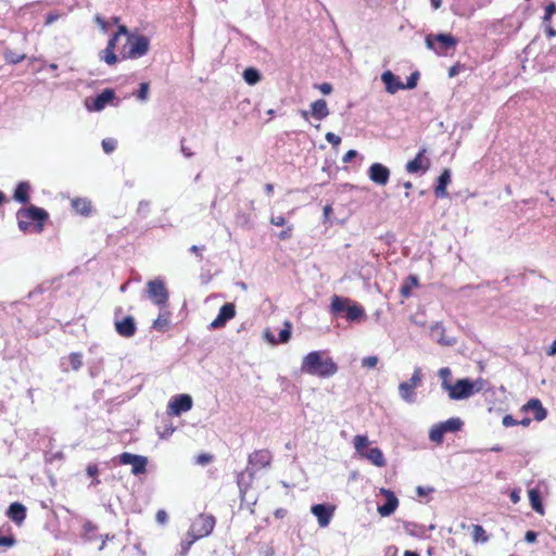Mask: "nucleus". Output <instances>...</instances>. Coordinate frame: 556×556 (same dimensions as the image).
<instances>
[{"mask_svg":"<svg viewBox=\"0 0 556 556\" xmlns=\"http://www.w3.org/2000/svg\"><path fill=\"white\" fill-rule=\"evenodd\" d=\"M301 371L319 378H329L338 371V365L325 351H313L303 357Z\"/></svg>","mask_w":556,"mask_h":556,"instance_id":"1","label":"nucleus"},{"mask_svg":"<svg viewBox=\"0 0 556 556\" xmlns=\"http://www.w3.org/2000/svg\"><path fill=\"white\" fill-rule=\"evenodd\" d=\"M48 213L40 207L30 205L28 207H22L16 213L17 225L21 231L26 232L31 222H37L35 225V231L41 232L43 229V223L48 219Z\"/></svg>","mask_w":556,"mask_h":556,"instance_id":"2","label":"nucleus"},{"mask_svg":"<svg viewBox=\"0 0 556 556\" xmlns=\"http://www.w3.org/2000/svg\"><path fill=\"white\" fill-rule=\"evenodd\" d=\"M150 41L143 35H128L126 43L121 50L122 59L136 60L146 55L149 51Z\"/></svg>","mask_w":556,"mask_h":556,"instance_id":"3","label":"nucleus"},{"mask_svg":"<svg viewBox=\"0 0 556 556\" xmlns=\"http://www.w3.org/2000/svg\"><path fill=\"white\" fill-rule=\"evenodd\" d=\"M426 47L434 51L438 55H447L450 50H454L458 40L451 34H429L425 39Z\"/></svg>","mask_w":556,"mask_h":556,"instance_id":"4","label":"nucleus"},{"mask_svg":"<svg viewBox=\"0 0 556 556\" xmlns=\"http://www.w3.org/2000/svg\"><path fill=\"white\" fill-rule=\"evenodd\" d=\"M422 372L420 367H416L409 380L403 381L399 384L400 397L408 403L413 404L416 402L415 389L421 384Z\"/></svg>","mask_w":556,"mask_h":556,"instance_id":"5","label":"nucleus"},{"mask_svg":"<svg viewBox=\"0 0 556 556\" xmlns=\"http://www.w3.org/2000/svg\"><path fill=\"white\" fill-rule=\"evenodd\" d=\"M214 527L215 518L212 515H199L192 522L189 533L193 540H199L211 534Z\"/></svg>","mask_w":556,"mask_h":556,"instance_id":"6","label":"nucleus"},{"mask_svg":"<svg viewBox=\"0 0 556 556\" xmlns=\"http://www.w3.org/2000/svg\"><path fill=\"white\" fill-rule=\"evenodd\" d=\"M147 287L149 298L155 305L163 308L168 302V292L165 283L161 279H155L149 281Z\"/></svg>","mask_w":556,"mask_h":556,"instance_id":"7","label":"nucleus"},{"mask_svg":"<svg viewBox=\"0 0 556 556\" xmlns=\"http://www.w3.org/2000/svg\"><path fill=\"white\" fill-rule=\"evenodd\" d=\"M448 397L454 401L466 400L472 396L471 380L468 378L459 379L452 384L448 390Z\"/></svg>","mask_w":556,"mask_h":556,"instance_id":"8","label":"nucleus"},{"mask_svg":"<svg viewBox=\"0 0 556 556\" xmlns=\"http://www.w3.org/2000/svg\"><path fill=\"white\" fill-rule=\"evenodd\" d=\"M119 463L123 465H131V473L138 476L147 471L148 458L125 452L119 455Z\"/></svg>","mask_w":556,"mask_h":556,"instance_id":"9","label":"nucleus"},{"mask_svg":"<svg viewBox=\"0 0 556 556\" xmlns=\"http://www.w3.org/2000/svg\"><path fill=\"white\" fill-rule=\"evenodd\" d=\"M192 408V397L189 394L174 396L168 403V414L179 416Z\"/></svg>","mask_w":556,"mask_h":556,"instance_id":"10","label":"nucleus"},{"mask_svg":"<svg viewBox=\"0 0 556 556\" xmlns=\"http://www.w3.org/2000/svg\"><path fill=\"white\" fill-rule=\"evenodd\" d=\"M115 98V92L113 89H105L96 98H87L85 101V105L88 111L99 112L103 110L106 104H109Z\"/></svg>","mask_w":556,"mask_h":556,"instance_id":"11","label":"nucleus"},{"mask_svg":"<svg viewBox=\"0 0 556 556\" xmlns=\"http://www.w3.org/2000/svg\"><path fill=\"white\" fill-rule=\"evenodd\" d=\"M367 174L372 182L386 186L389 182L391 172L386 165L374 163L369 166Z\"/></svg>","mask_w":556,"mask_h":556,"instance_id":"12","label":"nucleus"},{"mask_svg":"<svg viewBox=\"0 0 556 556\" xmlns=\"http://www.w3.org/2000/svg\"><path fill=\"white\" fill-rule=\"evenodd\" d=\"M380 493L386 496V504L378 506L377 510L380 516L388 517L392 515L399 506V500L395 494L384 488L380 489Z\"/></svg>","mask_w":556,"mask_h":556,"instance_id":"13","label":"nucleus"},{"mask_svg":"<svg viewBox=\"0 0 556 556\" xmlns=\"http://www.w3.org/2000/svg\"><path fill=\"white\" fill-rule=\"evenodd\" d=\"M312 514L317 518L321 528L327 527L333 516V507L325 504H316L311 508Z\"/></svg>","mask_w":556,"mask_h":556,"instance_id":"14","label":"nucleus"},{"mask_svg":"<svg viewBox=\"0 0 556 556\" xmlns=\"http://www.w3.org/2000/svg\"><path fill=\"white\" fill-rule=\"evenodd\" d=\"M430 336L440 345L453 346L456 344L455 338L445 336V328L441 323H435L431 326Z\"/></svg>","mask_w":556,"mask_h":556,"instance_id":"15","label":"nucleus"},{"mask_svg":"<svg viewBox=\"0 0 556 556\" xmlns=\"http://www.w3.org/2000/svg\"><path fill=\"white\" fill-rule=\"evenodd\" d=\"M115 330L121 337H134L137 330L135 318L132 316H126L122 320H116Z\"/></svg>","mask_w":556,"mask_h":556,"instance_id":"16","label":"nucleus"},{"mask_svg":"<svg viewBox=\"0 0 556 556\" xmlns=\"http://www.w3.org/2000/svg\"><path fill=\"white\" fill-rule=\"evenodd\" d=\"M249 465L255 469H262L269 466L271 454L267 450H258L249 455Z\"/></svg>","mask_w":556,"mask_h":556,"instance_id":"17","label":"nucleus"},{"mask_svg":"<svg viewBox=\"0 0 556 556\" xmlns=\"http://www.w3.org/2000/svg\"><path fill=\"white\" fill-rule=\"evenodd\" d=\"M426 152L427 149L421 148L417 153L416 157L407 162L405 168L409 174L418 173L420 169H424L425 172L428 170L430 162L428 159H424Z\"/></svg>","mask_w":556,"mask_h":556,"instance_id":"18","label":"nucleus"},{"mask_svg":"<svg viewBox=\"0 0 556 556\" xmlns=\"http://www.w3.org/2000/svg\"><path fill=\"white\" fill-rule=\"evenodd\" d=\"M381 80L386 86L387 92L394 94L399 90L404 89V84L391 71H386L381 75Z\"/></svg>","mask_w":556,"mask_h":556,"instance_id":"19","label":"nucleus"},{"mask_svg":"<svg viewBox=\"0 0 556 556\" xmlns=\"http://www.w3.org/2000/svg\"><path fill=\"white\" fill-rule=\"evenodd\" d=\"M523 412H533L534 419L536 421H542L547 416V410L543 407L542 402L539 399L529 400L523 406Z\"/></svg>","mask_w":556,"mask_h":556,"instance_id":"20","label":"nucleus"},{"mask_svg":"<svg viewBox=\"0 0 556 556\" xmlns=\"http://www.w3.org/2000/svg\"><path fill=\"white\" fill-rule=\"evenodd\" d=\"M352 302L349 298H342L339 295H333L331 298V303L329 306V311L332 315H341L342 313L346 314V309Z\"/></svg>","mask_w":556,"mask_h":556,"instance_id":"21","label":"nucleus"},{"mask_svg":"<svg viewBox=\"0 0 556 556\" xmlns=\"http://www.w3.org/2000/svg\"><path fill=\"white\" fill-rule=\"evenodd\" d=\"M8 517L16 525H21L26 518V508L21 503H12L7 513Z\"/></svg>","mask_w":556,"mask_h":556,"instance_id":"22","label":"nucleus"},{"mask_svg":"<svg viewBox=\"0 0 556 556\" xmlns=\"http://www.w3.org/2000/svg\"><path fill=\"white\" fill-rule=\"evenodd\" d=\"M254 479V471L247 468L245 470L241 471L237 476V484L239 488V492L241 494V497L243 498L248 488L250 486L251 482Z\"/></svg>","mask_w":556,"mask_h":556,"instance_id":"23","label":"nucleus"},{"mask_svg":"<svg viewBox=\"0 0 556 556\" xmlns=\"http://www.w3.org/2000/svg\"><path fill=\"white\" fill-rule=\"evenodd\" d=\"M451 182V170L445 168L438 178V185L434 189V193L438 198H446V187Z\"/></svg>","mask_w":556,"mask_h":556,"instance_id":"24","label":"nucleus"},{"mask_svg":"<svg viewBox=\"0 0 556 556\" xmlns=\"http://www.w3.org/2000/svg\"><path fill=\"white\" fill-rule=\"evenodd\" d=\"M311 114L314 118L323 121L329 115V109L326 100L318 99L311 104Z\"/></svg>","mask_w":556,"mask_h":556,"instance_id":"25","label":"nucleus"},{"mask_svg":"<svg viewBox=\"0 0 556 556\" xmlns=\"http://www.w3.org/2000/svg\"><path fill=\"white\" fill-rule=\"evenodd\" d=\"M29 191H30V184L28 181H21L17 184L13 199L22 204H26L29 202Z\"/></svg>","mask_w":556,"mask_h":556,"instance_id":"26","label":"nucleus"},{"mask_svg":"<svg viewBox=\"0 0 556 556\" xmlns=\"http://www.w3.org/2000/svg\"><path fill=\"white\" fill-rule=\"evenodd\" d=\"M362 457L367 458L371 464H374L377 467H383L386 465L383 453L378 447L368 448L365 453H363Z\"/></svg>","mask_w":556,"mask_h":556,"instance_id":"27","label":"nucleus"},{"mask_svg":"<svg viewBox=\"0 0 556 556\" xmlns=\"http://www.w3.org/2000/svg\"><path fill=\"white\" fill-rule=\"evenodd\" d=\"M345 318L351 323L359 321L365 318V311L359 304L352 301L346 309Z\"/></svg>","mask_w":556,"mask_h":556,"instance_id":"28","label":"nucleus"},{"mask_svg":"<svg viewBox=\"0 0 556 556\" xmlns=\"http://www.w3.org/2000/svg\"><path fill=\"white\" fill-rule=\"evenodd\" d=\"M529 501L531 507L540 515H544V507L541 500V494L538 489L529 490Z\"/></svg>","mask_w":556,"mask_h":556,"instance_id":"29","label":"nucleus"},{"mask_svg":"<svg viewBox=\"0 0 556 556\" xmlns=\"http://www.w3.org/2000/svg\"><path fill=\"white\" fill-rule=\"evenodd\" d=\"M170 313L166 309L161 311L157 318L153 321V328L157 331H165L169 325Z\"/></svg>","mask_w":556,"mask_h":556,"instance_id":"30","label":"nucleus"},{"mask_svg":"<svg viewBox=\"0 0 556 556\" xmlns=\"http://www.w3.org/2000/svg\"><path fill=\"white\" fill-rule=\"evenodd\" d=\"M72 206L77 213L81 215H88L91 212V203L86 199H73Z\"/></svg>","mask_w":556,"mask_h":556,"instance_id":"31","label":"nucleus"},{"mask_svg":"<svg viewBox=\"0 0 556 556\" xmlns=\"http://www.w3.org/2000/svg\"><path fill=\"white\" fill-rule=\"evenodd\" d=\"M243 79L250 85H256L261 81V73L254 67H248L243 71Z\"/></svg>","mask_w":556,"mask_h":556,"instance_id":"32","label":"nucleus"},{"mask_svg":"<svg viewBox=\"0 0 556 556\" xmlns=\"http://www.w3.org/2000/svg\"><path fill=\"white\" fill-rule=\"evenodd\" d=\"M463 425H464V422L458 417H453V418L447 419L444 422H441V426L443 427L445 433L459 431L462 429Z\"/></svg>","mask_w":556,"mask_h":556,"instance_id":"33","label":"nucleus"},{"mask_svg":"<svg viewBox=\"0 0 556 556\" xmlns=\"http://www.w3.org/2000/svg\"><path fill=\"white\" fill-rule=\"evenodd\" d=\"M438 376L441 379L442 389L447 391L448 388L452 386V383H451L452 370L448 367H443V368L439 369Z\"/></svg>","mask_w":556,"mask_h":556,"instance_id":"34","label":"nucleus"},{"mask_svg":"<svg viewBox=\"0 0 556 556\" xmlns=\"http://www.w3.org/2000/svg\"><path fill=\"white\" fill-rule=\"evenodd\" d=\"M353 443H354L355 451L361 456H363V453H365L368 450L367 448L368 438L366 435H355Z\"/></svg>","mask_w":556,"mask_h":556,"instance_id":"35","label":"nucleus"},{"mask_svg":"<svg viewBox=\"0 0 556 556\" xmlns=\"http://www.w3.org/2000/svg\"><path fill=\"white\" fill-rule=\"evenodd\" d=\"M444 434H445V431H444L443 427L441 426V424H439L431 428V430L429 432V439L432 442L442 443Z\"/></svg>","mask_w":556,"mask_h":556,"instance_id":"36","label":"nucleus"},{"mask_svg":"<svg viewBox=\"0 0 556 556\" xmlns=\"http://www.w3.org/2000/svg\"><path fill=\"white\" fill-rule=\"evenodd\" d=\"M218 315H220L224 320L228 321L230 319H232L236 315V308H235V305L232 303H226L224 304L219 312H218Z\"/></svg>","mask_w":556,"mask_h":556,"instance_id":"37","label":"nucleus"},{"mask_svg":"<svg viewBox=\"0 0 556 556\" xmlns=\"http://www.w3.org/2000/svg\"><path fill=\"white\" fill-rule=\"evenodd\" d=\"M100 59L109 65H113L117 62V55L113 49L105 48L100 52Z\"/></svg>","mask_w":556,"mask_h":556,"instance_id":"38","label":"nucleus"},{"mask_svg":"<svg viewBox=\"0 0 556 556\" xmlns=\"http://www.w3.org/2000/svg\"><path fill=\"white\" fill-rule=\"evenodd\" d=\"M25 56H26L25 54H21L15 51H12V50H8L4 53L5 61L11 64L21 63L25 59Z\"/></svg>","mask_w":556,"mask_h":556,"instance_id":"39","label":"nucleus"},{"mask_svg":"<svg viewBox=\"0 0 556 556\" xmlns=\"http://www.w3.org/2000/svg\"><path fill=\"white\" fill-rule=\"evenodd\" d=\"M472 536L476 542H486L489 540L485 530L480 525H473Z\"/></svg>","mask_w":556,"mask_h":556,"instance_id":"40","label":"nucleus"},{"mask_svg":"<svg viewBox=\"0 0 556 556\" xmlns=\"http://www.w3.org/2000/svg\"><path fill=\"white\" fill-rule=\"evenodd\" d=\"M408 280L410 283H404L400 289V292L404 298H408L410 295L412 287L418 285V279L416 276H409Z\"/></svg>","mask_w":556,"mask_h":556,"instance_id":"41","label":"nucleus"},{"mask_svg":"<svg viewBox=\"0 0 556 556\" xmlns=\"http://www.w3.org/2000/svg\"><path fill=\"white\" fill-rule=\"evenodd\" d=\"M150 201H147V200H141L139 203H138V207H137V214L141 217V218H146L150 212Z\"/></svg>","mask_w":556,"mask_h":556,"instance_id":"42","label":"nucleus"},{"mask_svg":"<svg viewBox=\"0 0 556 556\" xmlns=\"http://www.w3.org/2000/svg\"><path fill=\"white\" fill-rule=\"evenodd\" d=\"M291 338V324L286 323L285 328L280 330L279 332V339L277 340L278 343H286Z\"/></svg>","mask_w":556,"mask_h":556,"instance_id":"43","label":"nucleus"},{"mask_svg":"<svg viewBox=\"0 0 556 556\" xmlns=\"http://www.w3.org/2000/svg\"><path fill=\"white\" fill-rule=\"evenodd\" d=\"M70 363L74 370H78L83 366V355L80 353H71Z\"/></svg>","mask_w":556,"mask_h":556,"instance_id":"44","label":"nucleus"},{"mask_svg":"<svg viewBox=\"0 0 556 556\" xmlns=\"http://www.w3.org/2000/svg\"><path fill=\"white\" fill-rule=\"evenodd\" d=\"M149 96V84L148 83H141L139 85V90L137 93V98L140 101H147Z\"/></svg>","mask_w":556,"mask_h":556,"instance_id":"45","label":"nucleus"},{"mask_svg":"<svg viewBox=\"0 0 556 556\" xmlns=\"http://www.w3.org/2000/svg\"><path fill=\"white\" fill-rule=\"evenodd\" d=\"M556 13V3L555 2H551L549 4H547L545 7V13H544V16H543V22L544 23H547L551 21L552 16Z\"/></svg>","mask_w":556,"mask_h":556,"instance_id":"46","label":"nucleus"},{"mask_svg":"<svg viewBox=\"0 0 556 556\" xmlns=\"http://www.w3.org/2000/svg\"><path fill=\"white\" fill-rule=\"evenodd\" d=\"M419 79V73L416 71L410 74L407 78L406 84L404 85V89H414L417 86Z\"/></svg>","mask_w":556,"mask_h":556,"instance_id":"47","label":"nucleus"},{"mask_svg":"<svg viewBox=\"0 0 556 556\" xmlns=\"http://www.w3.org/2000/svg\"><path fill=\"white\" fill-rule=\"evenodd\" d=\"M116 148V141L114 139H103L102 140V149L105 153H111Z\"/></svg>","mask_w":556,"mask_h":556,"instance_id":"48","label":"nucleus"},{"mask_svg":"<svg viewBox=\"0 0 556 556\" xmlns=\"http://www.w3.org/2000/svg\"><path fill=\"white\" fill-rule=\"evenodd\" d=\"M378 364V357L377 356H366L362 359V366L365 368H374Z\"/></svg>","mask_w":556,"mask_h":556,"instance_id":"49","label":"nucleus"},{"mask_svg":"<svg viewBox=\"0 0 556 556\" xmlns=\"http://www.w3.org/2000/svg\"><path fill=\"white\" fill-rule=\"evenodd\" d=\"M212 459H213V456L211 454L203 453V454H200L197 456L195 463L198 465L204 466V465H207L208 463H211Z\"/></svg>","mask_w":556,"mask_h":556,"instance_id":"50","label":"nucleus"},{"mask_svg":"<svg viewBox=\"0 0 556 556\" xmlns=\"http://www.w3.org/2000/svg\"><path fill=\"white\" fill-rule=\"evenodd\" d=\"M15 543H16V540L14 539V536L0 535V546L12 547L15 545Z\"/></svg>","mask_w":556,"mask_h":556,"instance_id":"51","label":"nucleus"},{"mask_svg":"<svg viewBox=\"0 0 556 556\" xmlns=\"http://www.w3.org/2000/svg\"><path fill=\"white\" fill-rule=\"evenodd\" d=\"M484 384H485V381L481 378H479L475 381L471 380L472 395L480 392L484 388Z\"/></svg>","mask_w":556,"mask_h":556,"instance_id":"52","label":"nucleus"},{"mask_svg":"<svg viewBox=\"0 0 556 556\" xmlns=\"http://www.w3.org/2000/svg\"><path fill=\"white\" fill-rule=\"evenodd\" d=\"M325 138L329 143H331L334 147H337L341 143V138L333 132H327Z\"/></svg>","mask_w":556,"mask_h":556,"instance_id":"53","label":"nucleus"},{"mask_svg":"<svg viewBox=\"0 0 556 556\" xmlns=\"http://www.w3.org/2000/svg\"><path fill=\"white\" fill-rule=\"evenodd\" d=\"M226 320L220 315H217V317L210 324L211 329H218L226 325Z\"/></svg>","mask_w":556,"mask_h":556,"instance_id":"54","label":"nucleus"},{"mask_svg":"<svg viewBox=\"0 0 556 556\" xmlns=\"http://www.w3.org/2000/svg\"><path fill=\"white\" fill-rule=\"evenodd\" d=\"M155 519L160 525H165L168 519L167 513L163 509L157 510Z\"/></svg>","mask_w":556,"mask_h":556,"instance_id":"55","label":"nucleus"},{"mask_svg":"<svg viewBox=\"0 0 556 556\" xmlns=\"http://www.w3.org/2000/svg\"><path fill=\"white\" fill-rule=\"evenodd\" d=\"M502 424L504 427H513L518 425V421L511 415H505L503 417Z\"/></svg>","mask_w":556,"mask_h":556,"instance_id":"56","label":"nucleus"},{"mask_svg":"<svg viewBox=\"0 0 556 556\" xmlns=\"http://www.w3.org/2000/svg\"><path fill=\"white\" fill-rule=\"evenodd\" d=\"M318 88L324 94H329L332 92V85L329 83H323L315 86Z\"/></svg>","mask_w":556,"mask_h":556,"instance_id":"57","label":"nucleus"},{"mask_svg":"<svg viewBox=\"0 0 556 556\" xmlns=\"http://www.w3.org/2000/svg\"><path fill=\"white\" fill-rule=\"evenodd\" d=\"M270 223L275 226L281 227L286 225V219L283 216H273L270 218Z\"/></svg>","mask_w":556,"mask_h":556,"instance_id":"58","label":"nucleus"},{"mask_svg":"<svg viewBox=\"0 0 556 556\" xmlns=\"http://www.w3.org/2000/svg\"><path fill=\"white\" fill-rule=\"evenodd\" d=\"M536 538H538V533L536 532L531 531V530L526 532V535H525L526 542L534 543L536 541Z\"/></svg>","mask_w":556,"mask_h":556,"instance_id":"59","label":"nucleus"},{"mask_svg":"<svg viewBox=\"0 0 556 556\" xmlns=\"http://www.w3.org/2000/svg\"><path fill=\"white\" fill-rule=\"evenodd\" d=\"M356 155H357V152H356L355 150H349V151L344 154V156H343L342 161H343V163H349V162H351V161H352Z\"/></svg>","mask_w":556,"mask_h":556,"instance_id":"60","label":"nucleus"},{"mask_svg":"<svg viewBox=\"0 0 556 556\" xmlns=\"http://www.w3.org/2000/svg\"><path fill=\"white\" fill-rule=\"evenodd\" d=\"M291 231H292V226H289L286 230H282L278 235V238L281 239V240L289 239L291 237Z\"/></svg>","mask_w":556,"mask_h":556,"instance_id":"61","label":"nucleus"},{"mask_svg":"<svg viewBox=\"0 0 556 556\" xmlns=\"http://www.w3.org/2000/svg\"><path fill=\"white\" fill-rule=\"evenodd\" d=\"M118 39H119V38H118V35H113V36L110 38V40H109V42H108L106 48H110V49L115 50L116 42L118 41Z\"/></svg>","mask_w":556,"mask_h":556,"instance_id":"62","label":"nucleus"},{"mask_svg":"<svg viewBox=\"0 0 556 556\" xmlns=\"http://www.w3.org/2000/svg\"><path fill=\"white\" fill-rule=\"evenodd\" d=\"M432 491H433L432 488L426 489V488H424L421 485L417 486V489H416V492H417V494L419 496H424V495H426V494H428V493H430Z\"/></svg>","mask_w":556,"mask_h":556,"instance_id":"63","label":"nucleus"},{"mask_svg":"<svg viewBox=\"0 0 556 556\" xmlns=\"http://www.w3.org/2000/svg\"><path fill=\"white\" fill-rule=\"evenodd\" d=\"M114 35H118V38H119L122 35H125V36H126V39H127V38H128V35H130V34H129V31H128V29H127V27H126V26L121 25V26H118V30H117Z\"/></svg>","mask_w":556,"mask_h":556,"instance_id":"64","label":"nucleus"}]
</instances>
